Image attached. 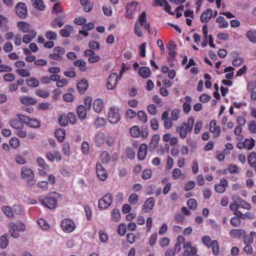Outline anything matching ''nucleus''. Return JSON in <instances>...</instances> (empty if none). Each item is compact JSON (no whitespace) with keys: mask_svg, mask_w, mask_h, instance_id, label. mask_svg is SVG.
<instances>
[{"mask_svg":"<svg viewBox=\"0 0 256 256\" xmlns=\"http://www.w3.org/2000/svg\"><path fill=\"white\" fill-rule=\"evenodd\" d=\"M74 64L78 67L80 70L82 72H84L86 70V62L82 60H76L74 62Z\"/></svg>","mask_w":256,"mask_h":256,"instance_id":"46","label":"nucleus"},{"mask_svg":"<svg viewBox=\"0 0 256 256\" xmlns=\"http://www.w3.org/2000/svg\"><path fill=\"white\" fill-rule=\"evenodd\" d=\"M170 110V109H168V110L164 112L161 116V120L164 122V127L168 130L173 125V120L168 117Z\"/></svg>","mask_w":256,"mask_h":256,"instance_id":"15","label":"nucleus"},{"mask_svg":"<svg viewBox=\"0 0 256 256\" xmlns=\"http://www.w3.org/2000/svg\"><path fill=\"white\" fill-rule=\"evenodd\" d=\"M216 23L218 24L220 28H226L228 26V22L226 20L224 16H220L216 20Z\"/></svg>","mask_w":256,"mask_h":256,"instance_id":"37","label":"nucleus"},{"mask_svg":"<svg viewBox=\"0 0 256 256\" xmlns=\"http://www.w3.org/2000/svg\"><path fill=\"white\" fill-rule=\"evenodd\" d=\"M256 235V232H251L250 233V236H246V235L244 236H243L244 237V242L246 244V245L248 244H252L253 242V237Z\"/></svg>","mask_w":256,"mask_h":256,"instance_id":"43","label":"nucleus"},{"mask_svg":"<svg viewBox=\"0 0 256 256\" xmlns=\"http://www.w3.org/2000/svg\"><path fill=\"white\" fill-rule=\"evenodd\" d=\"M18 226L14 222H11L9 224V231L11 236L14 238H16L18 236Z\"/></svg>","mask_w":256,"mask_h":256,"instance_id":"33","label":"nucleus"},{"mask_svg":"<svg viewBox=\"0 0 256 256\" xmlns=\"http://www.w3.org/2000/svg\"><path fill=\"white\" fill-rule=\"evenodd\" d=\"M0 28L4 32H7L10 28L8 18L2 14H0Z\"/></svg>","mask_w":256,"mask_h":256,"instance_id":"25","label":"nucleus"},{"mask_svg":"<svg viewBox=\"0 0 256 256\" xmlns=\"http://www.w3.org/2000/svg\"><path fill=\"white\" fill-rule=\"evenodd\" d=\"M34 8L38 10L42 11L45 10L46 6L42 0H31Z\"/></svg>","mask_w":256,"mask_h":256,"instance_id":"35","label":"nucleus"},{"mask_svg":"<svg viewBox=\"0 0 256 256\" xmlns=\"http://www.w3.org/2000/svg\"><path fill=\"white\" fill-rule=\"evenodd\" d=\"M20 102L26 106H33L36 103V100L28 96H22L20 98Z\"/></svg>","mask_w":256,"mask_h":256,"instance_id":"24","label":"nucleus"},{"mask_svg":"<svg viewBox=\"0 0 256 256\" xmlns=\"http://www.w3.org/2000/svg\"><path fill=\"white\" fill-rule=\"evenodd\" d=\"M16 72L22 77H28L30 75V72L26 69L18 68L16 70Z\"/></svg>","mask_w":256,"mask_h":256,"instance_id":"63","label":"nucleus"},{"mask_svg":"<svg viewBox=\"0 0 256 256\" xmlns=\"http://www.w3.org/2000/svg\"><path fill=\"white\" fill-rule=\"evenodd\" d=\"M23 122L20 120L18 118H12L11 119L9 122V124L12 128L16 129V130L18 129L23 128L24 124Z\"/></svg>","mask_w":256,"mask_h":256,"instance_id":"27","label":"nucleus"},{"mask_svg":"<svg viewBox=\"0 0 256 256\" xmlns=\"http://www.w3.org/2000/svg\"><path fill=\"white\" fill-rule=\"evenodd\" d=\"M88 84L86 79H83L77 84V88L80 94H84L88 89Z\"/></svg>","mask_w":256,"mask_h":256,"instance_id":"28","label":"nucleus"},{"mask_svg":"<svg viewBox=\"0 0 256 256\" xmlns=\"http://www.w3.org/2000/svg\"><path fill=\"white\" fill-rule=\"evenodd\" d=\"M104 107L103 102L101 99L96 100L93 104V109L96 112H100Z\"/></svg>","mask_w":256,"mask_h":256,"instance_id":"34","label":"nucleus"},{"mask_svg":"<svg viewBox=\"0 0 256 256\" xmlns=\"http://www.w3.org/2000/svg\"><path fill=\"white\" fill-rule=\"evenodd\" d=\"M138 120L142 124H145L148 120L147 114L143 110H140L137 114Z\"/></svg>","mask_w":256,"mask_h":256,"instance_id":"49","label":"nucleus"},{"mask_svg":"<svg viewBox=\"0 0 256 256\" xmlns=\"http://www.w3.org/2000/svg\"><path fill=\"white\" fill-rule=\"evenodd\" d=\"M211 247L214 254L217 256L219 252V246L218 242L216 240H213L212 242Z\"/></svg>","mask_w":256,"mask_h":256,"instance_id":"58","label":"nucleus"},{"mask_svg":"<svg viewBox=\"0 0 256 256\" xmlns=\"http://www.w3.org/2000/svg\"><path fill=\"white\" fill-rule=\"evenodd\" d=\"M153 6H164V10L171 15H174V12L170 11V6L166 0H154L152 4Z\"/></svg>","mask_w":256,"mask_h":256,"instance_id":"16","label":"nucleus"},{"mask_svg":"<svg viewBox=\"0 0 256 256\" xmlns=\"http://www.w3.org/2000/svg\"><path fill=\"white\" fill-rule=\"evenodd\" d=\"M80 2L86 12H90L93 8V4H91L89 0H80Z\"/></svg>","mask_w":256,"mask_h":256,"instance_id":"41","label":"nucleus"},{"mask_svg":"<svg viewBox=\"0 0 256 256\" xmlns=\"http://www.w3.org/2000/svg\"><path fill=\"white\" fill-rule=\"evenodd\" d=\"M112 196L111 193H107L100 199L98 206L100 209L105 210L108 208L112 202Z\"/></svg>","mask_w":256,"mask_h":256,"instance_id":"6","label":"nucleus"},{"mask_svg":"<svg viewBox=\"0 0 256 256\" xmlns=\"http://www.w3.org/2000/svg\"><path fill=\"white\" fill-rule=\"evenodd\" d=\"M230 223L234 227H238L241 225L242 220L238 217L234 216L230 218Z\"/></svg>","mask_w":256,"mask_h":256,"instance_id":"59","label":"nucleus"},{"mask_svg":"<svg viewBox=\"0 0 256 256\" xmlns=\"http://www.w3.org/2000/svg\"><path fill=\"white\" fill-rule=\"evenodd\" d=\"M120 76H118L116 72L111 74L108 78L106 83L108 88L109 90L114 89L117 85L118 80H120Z\"/></svg>","mask_w":256,"mask_h":256,"instance_id":"12","label":"nucleus"},{"mask_svg":"<svg viewBox=\"0 0 256 256\" xmlns=\"http://www.w3.org/2000/svg\"><path fill=\"white\" fill-rule=\"evenodd\" d=\"M21 176L22 179L26 180L28 186H31L35 184L34 173L32 170L23 168L21 170Z\"/></svg>","mask_w":256,"mask_h":256,"instance_id":"5","label":"nucleus"},{"mask_svg":"<svg viewBox=\"0 0 256 256\" xmlns=\"http://www.w3.org/2000/svg\"><path fill=\"white\" fill-rule=\"evenodd\" d=\"M88 110L83 105H80L77 108V114L78 118L80 120H84L86 118V111Z\"/></svg>","mask_w":256,"mask_h":256,"instance_id":"30","label":"nucleus"},{"mask_svg":"<svg viewBox=\"0 0 256 256\" xmlns=\"http://www.w3.org/2000/svg\"><path fill=\"white\" fill-rule=\"evenodd\" d=\"M9 144L11 148L14 149H16L20 144L19 140L16 137H12L9 141Z\"/></svg>","mask_w":256,"mask_h":256,"instance_id":"55","label":"nucleus"},{"mask_svg":"<svg viewBox=\"0 0 256 256\" xmlns=\"http://www.w3.org/2000/svg\"><path fill=\"white\" fill-rule=\"evenodd\" d=\"M15 11L18 16L21 18H25L28 15L26 5L24 2L18 3L15 7Z\"/></svg>","mask_w":256,"mask_h":256,"instance_id":"9","label":"nucleus"},{"mask_svg":"<svg viewBox=\"0 0 256 256\" xmlns=\"http://www.w3.org/2000/svg\"><path fill=\"white\" fill-rule=\"evenodd\" d=\"M111 216L112 220L114 222H119L121 218L119 210L117 208H114L112 212Z\"/></svg>","mask_w":256,"mask_h":256,"instance_id":"50","label":"nucleus"},{"mask_svg":"<svg viewBox=\"0 0 256 256\" xmlns=\"http://www.w3.org/2000/svg\"><path fill=\"white\" fill-rule=\"evenodd\" d=\"M160 140V136L158 134H154L152 136L151 142L149 145L150 150H154L157 146Z\"/></svg>","mask_w":256,"mask_h":256,"instance_id":"36","label":"nucleus"},{"mask_svg":"<svg viewBox=\"0 0 256 256\" xmlns=\"http://www.w3.org/2000/svg\"><path fill=\"white\" fill-rule=\"evenodd\" d=\"M188 206L191 210H196L197 208L198 204L196 200L190 198L187 201Z\"/></svg>","mask_w":256,"mask_h":256,"instance_id":"60","label":"nucleus"},{"mask_svg":"<svg viewBox=\"0 0 256 256\" xmlns=\"http://www.w3.org/2000/svg\"><path fill=\"white\" fill-rule=\"evenodd\" d=\"M230 234L234 238H240L246 234V232L242 229H233L230 231Z\"/></svg>","mask_w":256,"mask_h":256,"instance_id":"22","label":"nucleus"},{"mask_svg":"<svg viewBox=\"0 0 256 256\" xmlns=\"http://www.w3.org/2000/svg\"><path fill=\"white\" fill-rule=\"evenodd\" d=\"M96 170L97 176L100 180L104 181L107 178L108 173L103 166L99 162L96 164Z\"/></svg>","mask_w":256,"mask_h":256,"instance_id":"13","label":"nucleus"},{"mask_svg":"<svg viewBox=\"0 0 256 256\" xmlns=\"http://www.w3.org/2000/svg\"><path fill=\"white\" fill-rule=\"evenodd\" d=\"M50 25L52 28H56L57 26L60 28L64 25V22L62 18L56 17L52 20Z\"/></svg>","mask_w":256,"mask_h":256,"instance_id":"54","label":"nucleus"},{"mask_svg":"<svg viewBox=\"0 0 256 256\" xmlns=\"http://www.w3.org/2000/svg\"><path fill=\"white\" fill-rule=\"evenodd\" d=\"M138 22L139 24L136 22L134 24V32L136 36L138 37L143 36L140 27H144L149 34L151 33L150 24L146 22V14L145 12H142L139 16Z\"/></svg>","mask_w":256,"mask_h":256,"instance_id":"1","label":"nucleus"},{"mask_svg":"<svg viewBox=\"0 0 256 256\" xmlns=\"http://www.w3.org/2000/svg\"><path fill=\"white\" fill-rule=\"evenodd\" d=\"M155 203L154 199L152 197H150L146 199L142 206V209L146 213L150 212L154 206Z\"/></svg>","mask_w":256,"mask_h":256,"instance_id":"17","label":"nucleus"},{"mask_svg":"<svg viewBox=\"0 0 256 256\" xmlns=\"http://www.w3.org/2000/svg\"><path fill=\"white\" fill-rule=\"evenodd\" d=\"M210 131L213 134L214 138H218L220 134V128L217 126L216 121V120H212L210 122Z\"/></svg>","mask_w":256,"mask_h":256,"instance_id":"18","label":"nucleus"},{"mask_svg":"<svg viewBox=\"0 0 256 256\" xmlns=\"http://www.w3.org/2000/svg\"><path fill=\"white\" fill-rule=\"evenodd\" d=\"M54 52L49 56V58L54 60H62L65 53V50L61 46H56L53 50Z\"/></svg>","mask_w":256,"mask_h":256,"instance_id":"11","label":"nucleus"},{"mask_svg":"<svg viewBox=\"0 0 256 256\" xmlns=\"http://www.w3.org/2000/svg\"><path fill=\"white\" fill-rule=\"evenodd\" d=\"M2 210L10 219L14 218L16 216L20 215L22 212L21 207L18 204H14L12 207L4 206H2Z\"/></svg>","mask_w":256,"mask_h":256,"instance_id":"3","label":"nucleus"},{"mask_svg":"<svg viewBox=\"0 0 256 256\" xmlns=\"http://www.w3.org/2000/svg\"><path fill=\"white\" fill-rule=\"evenodd\" d=\"M138 73L142 78H146L150 76L151 70L148 67L142 66L139 68Z\"/></svg>","mask_w":256,"mask_h":256,"instance_id":"29","label":"nucleus"},{"mask_svg":"<svg viewBox=\"0 0 256 256\" xmlns=\"http://www.w3.org/2000/svg\"><path fill=\"white\" fill-rule=\"evenodd\" d=\"M245 148L249 150H252L255 145V140L253 138H246L244 140Z\"/></svg>","mask_w":256,"mask_h":256,"instance_id":"53","label":"nucleus"},{"mask_svg":"<svg viewBox=\"0 0 256 256\" xmlns=\"http://www.w3.org/2000/svg\"><path fill=\"white\" fill-rule=\"evenodd\" d=\"M246 38L252 42H256V30H250L246 34Z\"/></svg>","mask_w":256,"mask_h":256,"instance_id":"45","label":"nucleus"},{"mask_svg":"<svg viewBox=\"0 0 256 256\" xmlns=\"http://www.w3.org/2000/svg\"><path fill=\"white\" fill-rule=\"evenodd\" d=\"M17 26L20 30L23 32H28L30 31V25L24 22H19Z\"/></svg>","mask_w":256,"mask_h":256,"instance_id":"38","label":"nucleus"},{"mask_svg":"<svg viewBox=\"0 0 256 256\" xmlns=\"http://www.w3.org/2000/svg\"><path fill=\"white\" fill-rule=\"evenodd\" d=\"M248 128L251 134H256V121H250L248 124Z\"/></svg>","mask_w":256,"mask_h":256,"instance_id":"64","label":"nucleus"},{"mask_svg":"<svg viewBox=\"0 0 256 256\" xmlns=\"http://www.w3.org/2000/svg\"><path fill=\"white\" fill-rule=\"evenodd\" d=\"M180 110L178 108H174L172 110V113H171V118L174 121L177 120L179 117H180Z\"/></svg>","mask_w":256,"mask_h":256,"instance_id":"61","label":"nucleus"},{"mask_svg":"<svg viewBox=\"0 0 256 256\" xmlns=\"http://www.w3.org/2000/svg\"><path fill=\"white\" fill-rule=\"evenodd\" d=\"M8 235L6 234H2L0 237V248L4 249L6 248L8 244Z\"/></svg>","mask_w":256,"mask_h":256,"instance_id":"42","label":"nucleus"},{"mask_svg":"<svg viewBox=\"0 0 256 256\" xmlns=\"http://www.w3.org/2000/svg\"><path fill=\"white\" fill-rule=\"evenodd\" d=\"M38 224L43 230H48L50 226L46 220L42 218H40L38 220Z\"/></svg>","mask_w":256,"mask_h":256,"instance_id":"62","label":"nucleus"},{"mask_svg":"<svg viewBox=\"0 0 256 256\" xmlns=\"http://www.w3.org/2000/svg\"><path fill=\"white\" fill-rule=\"evenodd\" d=\"M194 119L193 116L189 118L188 122H182L180 126L176 128V132H178L180 138H184L186 137L187 133L192 131L194 124Z\"/></svg>","mask_w":256,"mask_h":256,"instance_id":"2","label":"nucleus"},{"mask_svg":"<svg viewBox=\"0 0 256 256\" xmlns=\"http://www.w3.org/2000/svg\"><path fill=\"white\" fill-rule=\"evenodd\" d=\"M212 17V10L211 8L206 9L200 16V21L202 23H207Z\"/></svg>","mask_w":256,"mask_h":256,"instance_id":"20","label":"nucleus"},{"mask_svg":"<svg viewBox=\"0 0 256 256\" xmlns=\"http://www.w3.org/2000/svg\"><path fill=\"white\" fill-rule=\"evenodd\" d=\"M37 162L40 168H38L39 174L42 176H44L50 170V167L42 158H37Z\"/></svg>","mask_w":256,"mask_h":256,"instance_id":"14","label":"nucleus"},{"mask_svg":"<svg viewBox=\"0 0 256 256\" xmlns=\"http://www.w3.org/2000/svg\"><path fill=\"white\" fill-rule=\"evenodd\" d=\"M137 6V2H132L130 4L126 6V16L129 19L133 18V14Z\"/></svg>","mask_w":256,"mask_h":256,"instance_id":"21","label":"nucleus"},{"mask_svg":"<svg viewBox=\"0 0 256 256\" xmlns=\"http://www.w3.org/2000/svg\"><path fill=\"white\" fill-rule=\"evenodd\" d=\"M130 132L131 136L134 138H138L140 135V128L136 126H132L130 130Z\"/></svg>","mask_w":256,"mask_h":256,"instance_id":"47","label":"nucleus"},{"mask_svg":"<svg viewBox=\"0 0 256 256\" xmlns=\"http://www.w3.org/2000/svg\"><path fill=\"white\" fill-rule=\"evenodd\" d=\"M54 134L58 140L62 142L65 139L66 131L64 128H58L55 130Z\"/></svg>","mask_w":256,"mask_h":256,"instance_id":"32","label":"nucleus"},{"mask_svg":"<svg viewBox=\"0 0 256 256\" xmlns=\"http://www.w3.org/2000/svg\"><path fill=\"white\" fill-rule=\"evenodd\" d=\"M147 145L145 144H142L140 146L138 153L139 160H143L145 159L147 153Z\"/></svg>","mask_w":256,"mask_h":256,"instance_id":"23","label":"nucleus"},{"mask_svg":"<svg viewBox=\"0 0 256 256\" xmlns=\"http://www.w3.org/2000/svg\"><path fill=\"white\" fill-rule=\"evenodd\" d=\"M36 94L42 98H47L50 96V92L47 90H44L42 89H38L35 92Z\"/></svg>","mask_w":256,"mask_h":256,"instance_id":"48","label":"nucleus"},{"mask_svg":"<svg viewBox=\"0 0 256 256\" xmlns=\"http://www.w3.org/2000/svg\"><path fill=\"white\" fill-rule=\"evenodd\" d=\"M40 202L44 206L50 209H54L57 206V200L56 198L51 194H48L46 197L42 199Z\"/></svg>","mask_w":256,"mask_h":256,"instance_id":"10","label":"nucleus"},{"mask_svg":"<svg viewBox=\"0 0 256 256\" xmlns=\"http://www.w3.org/2000/svg\"><path fill=\"white\" fill-rule=\"evenodd\" d=\"M138 200V196L136 193H132L130 194L128 198V202L132 205L136 204Z\"/></svg>","mask_w":256,"mask_h":256,"instance_id":"56","label":"nucleus"},{"mask_svg":"<svg viewBox=\"0 0 256 256\" xmlns=\"http://www.w3.org/2000/svg\"><path fill=\"white\" fill-rule=\"evenodd\" d=\"M26 84L32 88H36L38 86L40 82L38 80L34 78H30L26 80Z\"/></svg>","mask_w":256,"mask_h":256,"instance_id":"44","label":"nucleus"},{"mask_svg":"<svg viewBox=\"0 0 256 256\" xmlns=\"http://www.w3.org/2000/svg\"><path fill=\"white\" fill-rule=\"evenodd\" d=\"M62 230L66 232H71L76 228V225L72 220L70 218H64L60 224Z\"/></svg>","mask_w":256,"mask_h":256,"instance_id":"8","label":"nucleus"},{"mask_svg":"<svg viewBox=\"0 0 256 256\" xmlns=\"http://www.w3.org/2000/svg\"><path fill=\"white\" fill-rule=\"evenodd\" d=\"M105 138V134L104 132H98L94 138L96 146L98 147H100L104 144Z\"/></svg>","mask_w":256,"mask_h":256,"instance_id":"26","label":"nucleus"},{"mask_svg":"<svg viewBox=\"0 0 256 256\" xmlns=\"http://www.w3.org/2000/svg\"><path fill=\"white\" fill-rule=\"evenodd\" d=\"M119 110L115 106H112L108 113V120L112 124H117L120 120V116Z\"/></svg>","mask_w":256,"mask_h":256,"instance_id":"7","label":"nucleus"},{"mask_svg":"<svg viewBox=\"0 0 256 256\" xmlns=\"http://www.w3.org/2000/svg\"><path fill=\"white\" fill-rule=\"evenodd\" d=\"M68 92L65 94L63 96V98L64 100L67 102H72L74 100V96L72 94V92H74V90L72 88H69L68 90Z\"/></svg>","mask_w":256,"mask_h":256,"instance_id":"39","label":"nucleus"},{"mask_svg":"<svg viewBox=\"0 0 256 256\" xmlns=\"http://www.w3.org/2000/svg\"><path fill=\"white\" fill-rule=\"evenodd\" d=\"M248 160L250 165L252 168L255 166H256V153H250L248 157Z\"/></svg>","mask_w":256,"mask_h":256,"instance_id":"51","label":"nucleus"},{"mask_svg":"<svg viewBox=\"0 0 256 256\" xmlns=\"http://www.w3.org/2000/svg\"><path fill=\"white\" fill-rule=\"evenodd\" d=\"M101 160L103 164H108L110 160V155L107 151L103 152L100 156Z\"/></svg>","mask_w":256,"mask_h":256,"instance_id":"57","label":"nucleus"},{"mask_svg":"<svg viewBox=\"0 0 256 256\" xmlns=\"http://www.w3.org/2000/svg\"><path fill=\"white\" fill-rule=\"evenodd\" d=\"M36 35V32L34 30H32L29 34H25L23 36L22 42L25 44H28L32 40Z\"/></svg>","mask_w":256,"mask_h":256,"instance_id":"40","label":"nucleus"},{"mask_svg":"<svg viewBox=\"0 0 256 256\" xmlns=\"http://www.w3.org/2000/svg\"><path fill=\"white\" fill-rule=\"evenodd\" d=\"M16 116L28 127L34 128H38L40 127V122L35 118H30L21 114H18Z\"/></svg>","mask_w":256,"mask_h":256,"instance_id":"4","label":"nucleus"},{"mask_svg":"<svg viewBox=\"0 0 256 256\" xmlns=\"http://www.w3.org/2000/svg\"><path fill=\"white\" fill-rule=\"evenodd\" d=\"M106 123L105 118H98L94 122V126L96 128L104 126Z\"/></svg>","mask_w":256,"mask_h":256,"instance_id":"52","label":"nucleus"},{"mask_svg":"<svg viewBox=\"0 0 256 256\" xmlns=\"http://www.w3.org/2000/svg\"><path fill=\"white\" fill-rule=\"evenodd\" d=\"M74 28L72 26L66 24L60 30V34L62 37H68L71 32L73 31Z\"/></svg>","mask_w":256,"mask_h":256,"instance_id":"31","label":"nucleus"},{"mask_svg":"<svg viewBox=\"0 0 256 256\" xmlns=\"http://www.w3.org/2000/svg\"><path fill=\"white\" fill-rule=\"evenodd\" d=\"M227 186L228 181L224 178H222L220 179V183L214 185V190L218 193L222 194L225 192Z\"/></svg>","mask_w":256,"mask_h":256,"instance_id":"19","label":"nucleus"}]
</instances>
